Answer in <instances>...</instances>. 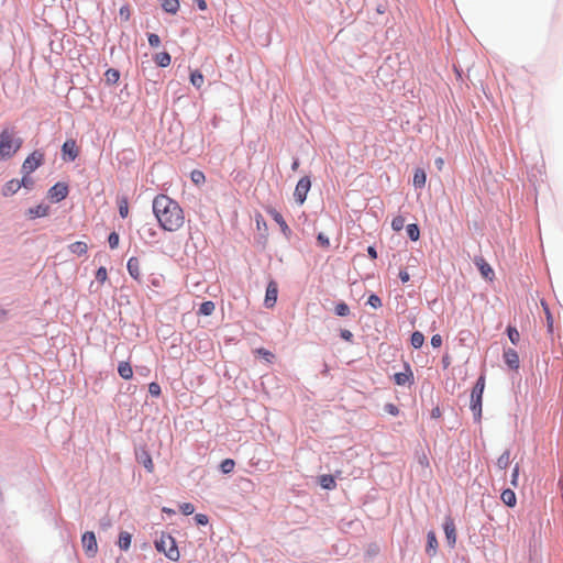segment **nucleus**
<instances>
[{
	"label": "nucleus",
	"instance_id": "26",
	"mask_svg": "<svg viewBox=\"0 0 563 563\" xmlns=\"http://www.w3.org/2000/svg\"><path fill=\"white\" fill-rule=\"evenodd\" d=\"M69 250L73 254L81 256L87 253L88 246L85 242L77 241L69 245Z\"/></svg>",
	"mask_w": 563,
	"mask_h": 563
},
{
	"label": "nucleus",
	"instance_id": "48",
	"mask_svg": "<svg viewBox=\"0 0 563 563\" xmlns=\"http://www.w3.org/2000/svg\"><path fill=\"white\" fill-rule=\"evenodd\" d=\"M148 44L152 47H158L161 45V38L157 34L151 33L148 34Z\"/></svg>",
	"mask_w": 563,
	"mask_h": 563
},
{
	"label": "nucleus",
	"instance_id": "1",
	"mask_svg": "<svg viewBox=\"0 0 563 563\" xmlns=\"http://www.w3.org/2000/svg\"><path fill=\"white\" fill-rule=\"evenodd\" d=\"M153 213L159 227L168 232L180 230L185 223V212L169 196L159 194L153 199Z\"/></svg>",
	"mask_w": 563,
	"mask_h": 563
},
{
	"label": "nucleus",
	"instance_id": "6",
	"mask_svg": "<svg viewBox=\"0 0 563 563\" xmlns=\"http://www.w3.org/2000/svg\"><path fill=\"white\" fill-rule=\"evenodd\" d=\"M311 181L309 177H302L299 179V181L296 185L295 188V199L298 203L302 205L307 198V194L310 190Z\"/></svg>",
	"mask_w": 563,
	"mask_h": 563
},
{
	"label": "nucleus",
	"instance_id": "8",
	"mask_svg": "<svg viewBox=\"0 0 563 563\" xmlns=\"http://www.w3.org/2000/svg\"><path fill=\"white\" fill-rule=\"evenodd\" d=\"M62 153L64 159L75 161L79 155V148L75 140H66L62 146Z\"/></svg>",
	"mask_w": 563,
	"mask_h": 563
},
{
	"label": "nucleus",
	"instance_id": "7",
	"mask_svg": "<svg viewBox=\"0 0 563 563\" xmlns=\"http://www.w3.org/2000/svg\"><path fill=\"white\" fill-rule=\"evenodd\" d=\"M81 543L86 554L90 558H93L98 551L95 533L91 531L85 532L81 537Z\"/></svg>",
	"mask_w": 563,
	"mask_h": 563
},
{
	"label": "nucleus",
	"instance_id": "63",
	"mask_svg": "<svg viewBox=\"0 0 563 563\" xmlns=\"http://www.w3.org/2000/svg\"><path fill=\"white\" fill-rule=\"evenodd\" d=\"M120 13L121 14H126V11H124L123 9L120 10Z\"/></svg>",
	"mask_w": 563,
	"mask_h": 563
},
{
	"label": "nucleus",
	"instance_id": "51",
	"mask_svg": "<svg viewBox=\"0 0 563 563\" xmlns=\"http://www.w3.org/2000/svg\"><path fill=\"white\" fill-rule=\"evenodd\" d=\"M431 345L433 347H440L442 345V338L440 334H434L431 338Z\"/></svg>",
	"mask_w": 563,
	"mask_h": 563
},
{
	"label": "nucleus",
	"instance_id": "9",
	"mask_svg": "<svg viewBox=\"0 0 563 563\" xmlns=\"http://www.w3.org/2000/svg\"><path fill=\"white\" fill-rule=\"evenodd\" d=\"M136 461L141 463L148 473L154 472V463L151 454L145 449H140L135 452Z\"/></svg>",
	"mask_w": 563,
	"mask_h": 563
},
{
	"label": "nucleus",
	"instance_id": "37",
	"mask_svg": "<svg viewBox=\"0 0 563 563\" xmlns=\"http://www.w3.org/2000/svg\"><path fill=\"white\" fill-rule=\"evenodd\" d=\"M407 234L412 241L419 240L420 231L417 224H409L407 227Z\"/></svg>",
	"mask_w": 563,
	"mask_h": 563
},
{
	"label": "nucleus",
	"instance_id": "27",
	"mask_svg": "<svg viewBox=\"0 0 563 563\" xmlns=\"http://www.w3.org/2000/svg\"><path fill=\"white\" fill-rule=\"evenodd\" d=\"M154 60L159 67H167L170 65L172 57L167 52H162L154 56Z\"/></svg>",
	"mask_w": 563,
	"mask_h": 563
},
{
	"label": "nucleus",
	"instance_id": "56",
	"mask_svg": "<svg viewBox=\"0 0 563 563\" xmlns=\"http://www.w3.org/2000/svg\"><path fill=\"white\" fill-rule=\"evenodd\" d=\"M367 253H368V256L372 258V260H376L377 258V252L375 250L374 246H368L367 247Z\"/></svg>",
	"mask_w": 563,
	"mask_h": 563
},
{
	"label": "nucleus",
	"instance_id": "45",
	"mask_svg": "<svg viewBox=\"0 0 563 563\" xmlns=\"http://www.w3.org/2000/svg\"><path fill=\"white\" fill-rule=\"evenodd\" d=\"M180 511L184 515L189 516V515L194 514L195 506L191 503H184L180 505Z\"/></svg>",
	"mask_w": 563,
	"mask_h": 563
},
{
	"label": "nucleus",
	"instance_id": "64",
	"mask_svg": "<svg viewBox=\"0 0 563 563\" xmlns=\"http://www.w3.org/2000/svg\"><path fill=\"white\" fill-rule=\"evenodd\" d=\"M120 13L121 14H126V11H124L123 9L120 10Z\"/></svg>",
	"mask_w": 563,
	"mask_h": 563
},
{
	"label": "nucleus",
	"instance_id": "49",
	"mask_svg": "<svg viewBox=\"0 0 563 563\" xmlns=\"http://www.w3.org/2000/svg\"><path fill=\"white\" fill-rule=\"evenodd\" d=\"M518 479H519V465L516 464L512 470V474H511V485L514 487L518 486Z\"/></svg>",
	"mask_w": 563,
	"mask_h": 563
},
{
	"label": "nucleus",
	"instance_id": "62",
	"mask_svg": "<svg viewBox=\"0 0 563 563\" xmlns=\"http://www.w3.org/2000/svg\"><path fill=\"white\" fill-rule=\"evenodd\" d=\"M298 167V162H294L292 169H296Z\"/></svg>",
	"mask_w": 563,
	"mask_h": 563
},
{
	"label": "nucleus",
	"instance_id": "32",
	"mask_svg": "<svg viewBox=\"0 0 563 563\" xmlns=\"http://www.w3.org/2000/svg\"><path fill=\"white\" fill-rule=\"evenodd\" d=\"M205 78L199 70H195L190 74V82L196 87L200 88L203 85Z\"/></svg>",
	"mask_w": 563,
	"mask_h": 563
},
{
	"label": "nucleus",
	"instance_id": "47",
	"mask_svg": "<svg viewBox=\"0 0 563 563\" xmlns=\"http://www.w3.org/2000/svg\"><path fill=\"white\" fill-rule=\"evenodd\" d=\"M191 179L195 184H200L205 181V175L200 170H194L191 173Z\"/></svg>",
	"mask_w": 563,
	"mask_h": 563
},
{
	"label": "nucleus",
	"instance_id": "43",
	"mask_svg": "<svg viewBox=\"0 0 563 563\" xmlns=\"http://www.w3.org/2000/svg\"><path fill=\"white\" fill-rule=\"evenodd\" d=\"M107 278H108V272H107L106 267H99L96 273V279L102 284L107 280Z\"/></svg>",
	"mask_w": 563,
	"mask_h": 563
},
{
	"label": "nucleus",
	"instance_id": "33",
	"mask_svg": "<svg viewBox=\"0 0 563 563\" xmlns=\"http://www.w3.org/2000/svg\"><path fill=\"white\" fill-rule=\"evenodd\" d=\"M216 306L212 301H205L200 305L199 313L203 316H210L213 313Z\"/></svg>",
	"mask_w": 563,
	"mask_h": 563
},
{
	"label": "nucleus",
	"instance_id": "21",
	"mask_svg": "<svg viewBox=\"0 0 563 563\" xmlns=\"http://www.w3.org/2000/svg\"><path fill=\"white\" fill-rule=\"evenodd\" d=\"M118 373L123 379H131L133 376V369L129 362H120L118 366Z\"/></svg>",
	"mask_w": 563,
	"mask_h": 563
},
{
	"label": "nucleus",
	"instance_id": "16",
	"mask_svg": "<svg viewBox=\"0 0 563 563\" xmlns=\"http://www.w3.org/2000/svg\"><path fill=\"white\" fill-rule=\"evenodd\" d=\"M267 213L274 219V221L279 225L282 232L285 234V235H289L290 234V228L288 227V224L286 223V221L284 220L283 216L275 209L273 208H269L267 209Z\"/></svg>",
	"mask_w": 563,
	"mask_h": 563
},
{
	"label": "nucleus",
	"instance_id": "46",
	"mask_svg": "<svg viewBox=\"0 0 563 563\" xmlns=\"http://www.w3.org/2000/svg\"><path fill=\"white\" fill-rule=\"evenodd\" d=\"M317 241H318L319 245L322 246L323 249L330 247V240L323 233L318 234Z\"/></svg>",
	"mask_w": 563,
	"mask_h": 563
},
{
	"label": "nucleus",
	"instance_id": "61",
	"mask_svg": "<svg viewBox=\"0 0 563 563\" xmlns=\"http://www.w3.org/2000/svg\"><path fill=\"white\" fill-rule=\"evenodd\" d=\"M421 463H426V465H428V460H427V456L423 455L422 460H421Z\"/></svg>",
	"mask_w": 563,
	"mask_h": 563
},
{
	"label": "nucleus",
	"instance_id": "4",
	"mask_svg": "<svg viewBox=\"0 0 563 563\" xmlns=\"http://www.w3.org/2000/svg\"><path fill=\"white\" fill-rule=\"evenodd\" d=\"M485 376L481 375L478 379L476 380L475 386L473 387L472 394H471V410L474 413V417L477 421H479L482 417V399H483V393L485 389Z\"/></svg>",
	"mask_w": 563,
	"mask_h": 563
},
{
	"label": "nucleus",
	"instance_id": "42",
	"mask_svg": "<svg viewBox=\"0 0 563 563\" xmlns=\"http://www.w3.org/2000/svg\"><path fill=\"white\" fill-rule=\"evenodd\" d=\"M119 241H120V238H119V234L117 232L110 233V235L108 238V242H109V246L111 249H117L118 245H119Z\"/></svg>",
	"mask_w": 563,
	"mask_h": 563
},
{
	"label": "nucleus",
	"instance_id": "10",
	"mask_svg": "<svg viewBox=\"0 0 563 563\" xmlns=\"http://www.w3.org/2000/svg\"><path fill=\"white\" fill-rule=\"evenodd\" d=\"M68 195V187L64 183L55 184L48 191V196L51 199L55 201H60L65 199Z\"/></svg>",
	"mask_w": 563,
	"mask_h": 563
},
{
	"label": "nucleus",
	"instance_id": "12",
	"mask_svg": "<svg viewBox=\"0 0 563 563\" xmlns=\"http://www.w3.org/2000/svg\"><path fill=\"white\" fill-rule=\"evenodd\" d=\"M444 533L450 547H454L456 543V529L452 518L448 517L443 525Z\"/></svg>",
	"mask_w": 563,
	"mask_h": 563
},
{
	"label": "nucleus",
	"instance_id": "60",
	"mask_svg": "<svg viewBox=\"0 0 563 563\" xmlns=\"http://www.w3.org/2000/svg\"><path fill=\"white\" fill-rule=\"evenodd\" d=\"M5 317V311L0 309V319L4 318Z\"/></svg>",
	"mask_w": 563,
	"mask_h": 563
},
{
	"label": "nucleus",
	"instance_id": "20",
	"mask_svg": "<svg viewBox=\"0 0 563 563\" xmlns=\"http://www.w3.org/2000/svg\"><path fill=\"white\" fill-rule=\"evenodd\" d=\"M500 499L508 507H515L516 503H517V498H516L515 492L512 489H509V488L503 490V493L500 495Z\"/></svg>",
	"mask_w": 563,
	"mask_h": 563
},
{
	"label": "nucleus",
	"instance_id": "58",
	"mask_svg": "<svg viewBox=\"0 0 563 563\" xmlns=\"http://www.w3.org/2000/svg\"><path fill=\"white\" fill-rule=\"evenodd\" d=\"M196 2L201 11H205L207 9V2L205 0H196Z\"/></svg>",
	"mask_w": 563,
	"mask_h": 563
},
{
	"label": "nucleus",
	"instance_id": "19",
	"mask_svg": "<svg viewBox=\"0 0 563 563\" xmlns=\"http://www.w3.org/2000/svg\"><path fill=\"white\" fill-rule=\"evenodd\" d=\"M21 188V181L18 179L9 180L2 188V195L8 197L15 194Z\"/></svg>",
	"mask_w": 563,
	"mask_h": 563
},
{
	"label": "nucleus",
	"instance_id": "52",
	"mask_svg": "<svg viewBox=\"0 0 563 563\" xmlns=\"http://www.w3.org/2000/svg\"><path fill=\"white\" fill-rule=\"evenodd\" d=\"M195 519H196V522L201 526H206L209 521L208 517L203 514L196 515Z\"/></svg>",
	"mask_w": 563,
	"mask_h": 563
},
{
	"label": "nucleus",
	"instance_id": "30",
	"mask_svg": "<svg viewBox=\"0 0 563 563\" xmlns=\"http://www.w3.org/2000/svg\"><path fill=\"white\" fill-rule=\"evenodd\" d=\"M511 463L510 452L505 451L497 460V466L500 470H506Z\"/></svg>",
	"mask_w": 563,
	"mask_h": 563
},
{
	"label": "nucleus",
	"instance_id": "25",
	"mask_svg": "<svg viewBox=\"0 0 563 563\" xmlns=\"http://www.w3.org/2000/svg\"><path fill=\"white\" fill-rule=\"evenodd\" d=\"M319 483L321 487L324 489H334L336 487L334 477L329 474L321 475L319 478Z\"/></svg>",
	"mask_w": 563,
	"mask_h": 563
},
{
	"label": "nucleus",
	"instance_id": "36",
	"mask_svg": "<svg viewBox=\"0 0 563 563\" xmlns=\"http://www.w3.org/2000/svg\"><path fill=\"white\" fill-rule=\"evenodd\" d=\"M507 334L512 344H515V345L518 344V342L520 340V333L515 327L509 325L507 328Z\"/></svg>",
	"mask_w": 563,
	"mask_h": 563
},
{
	"label": "nucleus",
	"instance_id": "15",
	"mask_svg": "<svg viewBox=\"0 0 563 563\" xmlns=\"http://www.w3.org/2000/svg\"><path fill=\"white\" fill-rule=\"evenodd\" d=\"M128 272L130 274V276L137 280V282H141V263H140V260L137 257H131L129 261H128Z\"/></svg>",
	"mask_w": 563,
	"mask_h": 563
},
{
	"label": "nucleus",
	"instance_id": "50",
	"mask_svg": "<svg viewBox=\"0 0 563 563\" xmlns=\"http://www.w3.org/2000/svg\"><path fill=\"white\" fill-rule=\"evenodd\" d=\"M385 410L391 416H397L399 413V409L394 404H387L385 406Z\"/></svg>",
	"mask_w": 563,
	"mask_h": 563
},
{
	"label": "nucleus",
	"instance_id": "54",
	"mask_svg": "<svg viewBox=\"0 0 563 563\" xmlns=\"http://www.w3.org/2000/svg\"><path fill=\"white\" fill-rule=\"evenodd\" d=\"M341 338L345 341H352L353 334L350 330H342L341 331Z\"/></svg>",
	"mask_w": 563,
	"mask_h": 563
},
{
	"label": "nucleus",
	"instance_id": "14",
	"mask_svg": "<svg viewBox=\"0 0 563 563\" xmlns=\"http://www.w3.org/2000/svg\"><path fill=\"white\" fill-rule=\"evenodd\" d=\"M504 361L511 369L517 371L520 366L519 355L514 349L504 351Z\"/></svg>",
	"mask_w": 563,
	"mask_h": 563
},
{
	"label": "nucleus",
	"instance_id": "18",
	"mask_svg": "<svg viewBox=\"0 0 563 563\" xmlns=\"http://www.w3.org/2000/svg\"><path fill=\"white\" fill-rule=\"evenodd\" d=\"M47 213H48V206H46V205H38V206H36L34 208H30L27 210V216L30 219L46 217Z\"/></svg>",
	"mask_w": 563,
	"mask_h": 563
},
{
	"label": "nucleus",
	"instance_id": "2",
	"mask_svg": "<svg viewBox=\"0 0 563 563\" xmlns=\"http://www.w3.org/2000/svg\"><path fill=\"white\" fill-rule=\"evenodd\" d=\"M23 141L13 129H3L0 132V161L13 157L21 148Z\"/></svg>",
	"mask_w": 563,
	"mask_h": 563
},
{
	"label": "nucleus",
	"instance_id": "35",
	"mask_svg": "<svg viewBox=\"0 0 563 563\" xmlns=\"http://www.w3.org/2000/svg\"><path fill=\"white\" fill-rule=\"evenodd\" d=\"M234 466H235L234 460L225 459L221 462L220 470L222 471V473L229 474L234 470Z\"/></svg>",
	"mask_w": 563,
	"mask_h": 563
},
{
	"label": "nucleus",
	"instance_id": "28",
	"mask_svg": "<svg viewBox=\"0 0 563 563\" xmlns=\"http://www.w3.org/2000/svg\"><path fill=\"white\" fill-rule=\"evenodd\" d=\"M162 7L164 11L167 13L175 14L179 10V1L178 0H163Z\"/></svg>",
	"mask_w": 563,
	"mask_h": 563
},
{
	"label": "nucleus",
	"instance_id": "40",
	"mask_svg": "<svg viewBox=\"0 0 563 563\" xmlns=\"http://www.w3.org/2000/svg\"><path fill=\"white\" fill-rule=\"evenodd\" d=\"M405 227V218L401 217V216H397L393 219L391 221V228L395 230V231H400L402 230Z\"/></svg>",
	"mask_w": 563,
	"mask_h": 563
},
{
	"label": "nucleus",
	"instance_id": "24",
	"mask_svg": "<svg viewBox=\"0 0 563 563\" xmlns=\"http://www.w3.org/2000/svg\"><path fill=\"white\" fill-rule=\"evenodd\" d=\"M131 540H132V536L129 532H126V531L120 532L119 541H118L119 548L123 551H128L131 545Z\"/></svg>",
	"mask_w": 563,
	"mask_h": 563
},
{
	"label": "nucleus",
	"instance_id": "11",
	"mask_svg": "<svg viewBox=\"0 0 563 563\" xmlns=\"http://www.w3.org/2000/svg\"><path fill=\"white\" fill-rule=\"evenodd\" d=\"M475 265L477 266L483 278L490 282L494 279L495 273L492 266L483 257H476Z\"/></svg>",
	"mask_w": 563,
	"mask_h": 563
},
{
	"label": "nucleus",
	"instance_id": "13",
	"mask_svg": "<svg viewBox=\"0 0 563 563\" xmlns=\"http://www.w3.org/2000/svg\"><path fill=\"white\" fill-rule=\"evenodd\" d=\"M278 287L276 282L268 283L265 295V305L267 308H273L277 301Z\"/></svg>",
	"mask_w": 563,
	"mask_h": 563
},
{
	"label": "nucleus",
	"instance_id": "53",
	"mask_svg": "<svg viewBox=\"0 0 563 563\" xmlns=\"http://www.w3.org/2000/svg\"><path fill=\"white\" fill-rule=\"evenodd\" d=\"M256 352L267 361H271L274 357V354L265 349H258Z\"/></svg>",
	"mask_w": 563,
	"mask_h": 563
},
{
	"label": "nucleus",
	"instance_id": "22",
	"mask_svg": "<svg viewBox=\"0 0 563 563\" xmlns=\"http://www.w3.org/2000/svg\"><path fill=\"white\" fill-rule=\"evenodd\" d=\"M426 180H427V175H426L424 170L421 168H417L415 170L413 179H412L413 186L416 188H422L426 185Z\"/></svg>",
	"mask_w": 563,
	"mask_h": 563
},
{
	"label": "nucleus",
	"instance_id": "29",
	"mask_svg": "<svg viewBox=\"0 0 563 563\" xmlns=\"http://www.w3.org/2000/svg\"><path fill=\"white\" fill-rule=\"evenodd\" d=\"M541 306H542L543 311L545 313L548 331L550 333H552L553 332V322H554L552 313L550 311V308H549L548 303L544 300H541Z\"/></svg>",
	"mask_w": 563,
	"mask_h": 563
},
{
	"label": "nucleus",
	"instance_id": "55",
	"mask_svg": "<svg viewBox=\"0 0 563 563\" xmlns=\"http://www.w3.org/2000/svg\"><path fill=\"white\" fill-rule=\"evenodd\" d=\"M399 278L402 283H407L410 279V275L406 269H404L399 272Z\"/></svg>",
	"mask_w": 563,
	"mask_h": 563
},
{
	"label": "nucleus",
	"instance_id": "5",
	"mask_svg": "<svg viewBox=\"0 0 563 563\" xmlns=\"http://www.w3.org/2000/svg\"><path fill=\"white\" fill-rule=\"evenodd\" d=\"M43 161H44V154L40 151H34L23 162L22 169L26 174H30V173L34 172L37 167H40L42 165Z\"/></svg>",
	"mask_w": 563,
	"mask_h": 563
},
{
	"label": "nucleus",
	"instance_id": "17",
	"mask_svg": "<svg viewBox=\"0 0 563 563\" xmlns=\"http://www.w3.org/2000/svg\"><path fill=\"white\" fill-rule=\"evenodd\" d=\"M438 539H437V536L433 531H429L428 534H427V547H426V552L427 554H429L430 556H433L437 552V549H438Z\"/></svg>",
	"mask_w": 563,
	"mask_h": 563
},
{
	"label": "nucleus",
	"instance_id": "59",
	"mask_svg": "<svg viewBox=\"0 0 563 563\" xmlns=\"http://www.w3.org/2000/svg\"><path fill=\"white\" fill-rule=\"evenodd\" d=\"M20 181H21V186H24V187H27V186H29V184H31V180H30V179H27V177H26V176H24V177L22 178V180H20Z\"/></svg>",
	"mask_w": 563,
	"mask_h": 563
},
{
	"label": "nucleus",
	"instance_id": "3",
	"mask_svg": "<svg viewBox=\"0 0 563 563\" xmlns=\"http://www.w3.org/2000/svg\"><path fill=\"white\" fill-rule=\"evenodd\" d=\"M155 548L172 561H178L180 558L176 541L170 534L162 533L159 539L155 541Z\"/></svg>",
	"mask_w": 563,
	"mask_h": 563
},
{
	"label": "nucleus",
	"instance_id": "39",
	"mask_svg": "<svg viewBox=\"0 0 563 563\" xmlns=\"http://www.w3.org/2000/svg\"><path fill=\"white\" fill-rule=\"evenodd\" d=\"M335 313L340 317H346L350 313V308L345 302H339L335 306Z\"/></svg>",
	"mask_w": 563,
	"mask_h": 563
},
{
	"label": "nucleus",
	"instance_id": "31",
	"mask_svg": "<svg viewBox=\"0 0 563 563\" xmlns=\"http://www.w3.org/2000/svg\"><path fill=\"white\" fill-rule=\"evenodd\" d=\"M104 77H106V80H107L108 84L114 85L120 79V73H119V70H117L114 68H109L104 73Z\"/></svg>",
	"mask_w": 563,
	"mask_h": 563
},
{
	"label": "nucleus",
	"instance_id": "57",
	"mask_svg": "<svg viewBox=\"0 0 563 563\" xmlns=\"http://www.w3.org/2000/svg\"><path fill=\"white\" fill-rule=\"evenodd\" d=\"M434 163H435V166H437V168L439 170L443 169V167H444V159L442 157H438Z\"/></svg>",
	"mask_w": 563,
	"mask_h": 563
},
{
	"label": "nucleus",
	"instance_id": "44",
	"mask_svg": "<svg viewBox=\"0 0 563 563\" xmlns=\"http://www.w3.org/2000/svg\"><path fill=\"white\" fill-rule=\"evenodd\" d=\"M148 391L152 396L158 397L162 393L159 384L153 382L148 385Z\"/></svg>",
	"mask_w": 563,
	"mask_h": 563
},
{
	"label": "nucleus",
	"instance_id": "23",
	"mask_svg": "<svg viewBox=\"0 0 563 563\" xmlns=\"http://www.w3.org/2000/svg\"><path fill=\"white\" fill-rule=\"evenodd\" d=\"M413 379L411 371L408 369V372L405 373H396L394 375V380L397 385L402 386L407 383H411Z\"/></svg>",
	"mask_w": 563,
	"mask_h": 563
},
{
	"label": "nucleus",
	"instance_id": "41",
	"mask_svg": "<svg viewBox=\"0 0 563 563\" xmlns=\"http://www.w3.org/2000/svg\"><path fill=\"white\" fill-rule=\"evenodd\" d=\"M367 305H369L374 309H378L382 307V300L377 295L372 294L367 299Z\"/></svg>",
	"mask_w": 563,
	"mask_h": 563
},
{
	"label": "nucleus",
	"instance_id": "38",
	"mask_svg": "<svg viewBox=\"0 0 563 563\" xmlns=\"http://www.w3.org/2000/svg\"><path fill=\"white\" fill-rule=\"evenodd\" d=\"M119 213L122 218H126L129 214V202L126 198L119 200Z\"/></svg>",
	"mask_w": 563,
	"mask_h": 563
},
{
	"label": "nucleus",
	"instance_id": "34",
	"mask_svg": "<svg viewBox=\"0 0 563 563\" xmlns=\"http://www.w3.org/2000/svg\"><path fill=\"white\" fill-rule=\"evenodd\" d=\"M411 345L415 347V349H419L423 345V342H424V335L419 332V331H416L411 334Z\"/></svg>",
	"mask_w": 563,
	"mask_h": 563
}]
</instances>
